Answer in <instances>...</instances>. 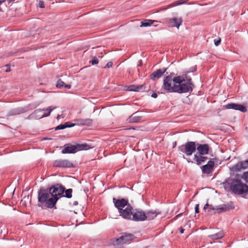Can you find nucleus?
<instances>
[{
  "label": "nucleus",
  "mask_w": 248,
  "mask_h": 248,
  "mask_svg": "<svg viewBox=\"0 0 248 248\" xmlns=\"http://www.w3.org/2000/svg\"><path fill=\"white\" fill-rule=\"evenodd\" d=\"M223 185L226 190H230L245 198L248 197V186L239 180L229 178L223 182Z\"/></svg>",
  "instance_id": "f257e3e1"
},
{
  "label": "nucleus",
  "mask_w": 248,
  "mask_h": 248,
  "mask_svg": "<svg viewBox=\"0 0 248 248\" xmlns=\"http://www.w3.org/2000/svg\"><path fill=\"white\" fill-rule=\"evenodd\" d=\"M173 82L176 84L175 93H191L194 88L191 78L186 75L174 77Z\"/></svg>",
  "instance_id": "f03ea898"
},
{
  "label": "nucleus",
  "mask_w": 248,
  "mask_h": 248,
  "mask_svg": "<svg viewBox=\"0 0 248 248\" xmlns=\"http://www.w3.org/2000/svg\"><path fill=\"white\" fill-rule=\"evenodd\" d=\"M91 148V147L87 143L78 144L73 145L70 143L65 144L62 153L65 154H74L80 151L87 150Z\"/></svg>",
  "instance_id": "7ed1b4c3"
},
{
  "label": "nucleus",
  "mask_w": 248,
  "mask_h": 248,
  "mask_svg": "<svg viewBox=\"0 0 248 248\" xmlns=\"http://www.w3.org/2000/svg\"><path fill=\"white\" fill-rule=\"evenodd\" d=\"M51 193V198L54 202H57L61 198L63 197L65 187L60 184H55L48 187Z\"/></svg>",
  "instance_id": "20e7f679"
},
{
  "label": "nucleus",
  "mask_w": 248,
  "mask_h": 248,
  "mask_svg": "<svg viewBox=\"0 0 248 248\" xmlns=\"http://www.w3.org/2000/svg\"><path fill=\"white\" fill-rule=\"evenodd\" d=\"M120 214L125 218H129L132 215V207L128 202H114Z\"/></svg>",
  "instance_id": "39448f33"
},
{
  "label": "nucleus",
  "mask_w": 248,
  "mask_h": 248,
  "mask_svg": "<svg viewBox=\"0 0 248 248\" xmlns=\"http://www.w3.org/2000/svg\"><path fill=\"white\" fill-rule=\"evenodd\" d=\"M196 151V143L194 141H187L178 147L180 154H185L187 156L191 155Z\"/></svg>",
  "instance_id": "423d86ee"
},
{
  "label": "nucleus",
  "mask_w": 248,
  "mask_h": 248,
  "mask_svg": "<svg viewBox=\"0 0 248 248\" xmlns=\"http://www.w3.org/2000/svg\"><path fill=\"white\" fill-rule=\"evenodd\" d=\"M56 108L55 107L50 106L46 109H38L35 110L31 115L33 118L39 119L49 116L51 112Z\"/></svg>",
  "instance_id": "0eeeda50"
},
{
  "label": "nucleus",
  "mask_w": 248,
  "mask_h": 248,
  "mask_svg": "<svg viewBox=\"0 0 248 248\" xmlns=\"http://www.w3.org/2000/svg\"><path fill=\"white\" fill-rule=\"evenodd\" d=\"M48 188H40L38 191V202H54Z\"/></svg>",
  "instance_id": "6e6552de"
},
{
  "label": "nucleus",
  "mask_w": 248,
  "mask_h": 248,
  "mask_svg": "<svg viewBox=\"0 0 248 248\" xmlns=\"http://www.w3.org/2000/svg\"><path fill=\"white\" fill-rule=\"evenodd\" d=\"M233 202H228L227 204H224L215 208L212 205H209L208 202L204 205V209H208L209 210H216L217 212L221 213L227 211L228 210L233 209L234 208V206L232 204Z\"/></svg>",
  "instance_id": "1a4fd4ad"
},
{
  "label": "nucleus",
  "mask_w": 248,
  "mask_h": 248,
  "mask_svg": "<svg viewBox=\"0 0 248 248\" xmlns=\"http://www.w3.org/2000/svg\"><path fill=\"white\" fill-rule=\"evenodd\" d=\"M172 81H173V78H171V76L165 77L163 80L162 87L168 93H175L176 84L174 83L173 85H171Z\"/></svg>",
  "instance_id": "9d476101"
},
{
  "label": "nucleus",
  "mask_w": 248,
  "mask_h": 248,
  "mask_svg": "<svg viewBox=\"0 0 248 248\" xmlns=\"http://www.w3.org/2000/svg\"><path fill=\"white\" fill-rule=\"evenodd\" d=\"M217 159L216 158H211L207 162V163L201 167L202 172L204 174H209L212 173L216 163H217Z\"/></svg>",
  "instance_id": "9b49d317"
},
{
  "label": "nucleus",
  "mask_w": 248,
  "mask_h": 248,
  "mask_svg": "<svg viewBox=\"0 0 248 248\" xmlns=\"http://www.w3.org/2000/svg\"><path fill=\"white\" fill-rule=\"evenodd\" d=\"M183 19L182 17L168 18L166 19V23L169 27H176L177 29L182 25Z\"/></svg>",
  "instance_id": "f8f14e48"
},
{
  "label": "nucleus",
  "mask_w": 248,
  "mask_h": 248,
  "mask_svg": "<svg viewBox=\"0 0 248 248\" xmlns=\"http://www.w3.org/2000/svg\"><path fill=\"white\" fill-rule=\"evenodd\" d=\"M53 167L58 168H71L74 167L72 162L67 159H58L54 161Z\"/></svg>",
  "instance_id": "ddd939ff"
},
{
  "label": "nucleus",
  "mask_w": 248,
  "mask_h": 248,
  "mask_svg": "<svg viewBox=\"0 0 248 248\" xmlns=\"http://www.w3.org/2000/svg\"><path fill=\"white\" fill-rule=\"evenodd\" d=\"M207 159V157L204 156V155L195 154L194 155L193 161L188 159H187V161L188 162H191L192 163H195L197 165H200L202 163H204Z\"/></svg>",
  "instance_id": "4468645a"
},
{
  "label": "nucleus",
  "mask_w": 248,
  "mask_h": 248,
  "mask_svg": "<svg viewBox=\"0 0 248 248\" xmlns=\"http://www.w3.org/2000/svg\"><path fill=\"white\" fill-rule=\"evenodd\" d=\"M135 238L134 235L131 233H124L117 239L116 241L118 244L123 245L131 241Z\"/></svg>",
  "instance_id": "2eb2a0df"
},
{
  "label": "nucleus",
  "mask_w": 248,
  "mask_h": 248,
  "mask_svg": "<svg viewBox=\"0 0 248 248\" xmlns=\"http://www.w3.org/2000/svg\"><path fill=\"white\" fill-rule=\"evenodd\" d=\"M209 149V146L207 144H196V150H197L196 154L206 155L208 154Z\"/></svg>",
  "instance_id": "dca6fc26"
},
{
  "label": "nucleus",
  "mask_w": 248,
  "mask_h": 248,
  "mask_svg": "<svg viewBox=\"0 0 248 248\" xmlns=\"http://www.w3.org/2000/svg\"><path fill=\"white\" fill-rule=\"evenodd\" d=\"M132 219L134 221H144L146 220L145 213L141 210H135L133 212Z\"/></svg>",
  "instance_id": "f3484780"
},
{
  "label": "nucleus",
  "mask_w": 248,
  "mask_h": 248,
  "mask_svg": "<svg viewBox=\"0 0 248 248\" xmlns=\"http://www.w3.org/2000/svg\"><path fill=\"white\" fill-rule=\"evenodd\" d=\"M225 107L226 109H233L239 110L242 112H246L247 111V108L245 106L236 103L228 104L225 105Z\"/></svg>",
  "instance_id": "a211bd4d"
},
{
  "label": "nucleus",
  "mask_w": 248,
  "mask_h": 248,
  "mask_svg": "<svg viewBox=\"0 0 248 248\" xmlns=\"http://www.w3.org/2000/svg\"><path fill=\"white\" fill-rule=\"evenodd\" d=\"M248 168V159L247 160L239 162L238 163L233 166L232 170L234 171H239L242 169Z\"/></svg>",
  "instance_id": "6ab92c4d"
},
{
  "label": "nucleus",
  "mask_w": 248,
  "mask_h": 248,
  "mask_svg": "<svg viewBox=\"0 0 248 248\" xmlns=\"http://www.w3.org/2000/svg\"><path fill=\"white\" fill-rule=\"evenodd\" d=\"M167 68L158 69L152 73L150 76V79L152 80H155L161 78L163 75L166 72Z\"/></svg>",
  "instance_id": "aec40b11"
},
{
  "label": "nucleus",
  "mask_w": 248,
  "mask_h": 248,
  "mask_svg": "<svg viewBox=\"0 0 248 248\" xmlns=\"http://www.w3.org/2000/svg\"><path fill=\"white\" fill-rule=\"evenodd\" d=\"M27 109L25 108L19 107L11 109L7 114V116L10 117L14 115L23 114L27 111Z\"/></svg>",
  "instance_id": "412c9836"
},
{
  "label": "nucleus",
  "mask_w": 248,
  "mask_h": 248,
  "mask_svg": "<svg viewBox=\"0 0 248 248\" xmlns=\"http://www.w3.org/2000/svg\"><path fill=\"white\" fill-rule=\"evenodd\" d=\"M161 214V212L158 210H147L145 213L146 219L151 220L155 218L157 215Z\"/></svg>",
  "instance_id": "4be33fe9"
},
{
  "label": "nucleus",
  "mask_w": 248,
  "mask_h": 248,
  "mask_svg": "<svg viewBox=\"0 0 248 248\" xmlns=\"http://www.w3.org/2000/svg\"><path fill=\"white\" fill-rule=\"evenodd\" d=\"M146 85L145 84L140 85H131L127 87V90L134 92H144L146 91Z\"/></svg>",
  "instance_id": "5701e85b"
},
{
  "label": "nucleus",
  "mask_w": 248,
  "mask_h": 248,
  "mask_svg": "<svg viewBox=\"0 0 248 248\" xmlns=\"http://www.w3.org/2000/svg\"><path fill=\"white\" fill-rule=\"evenodd\" d=\"M75 124L81 125H91L93 123V120L91 119H78L75 120Z\"/></svg>",
  "instance_id": "b1692460"
},
{
  "label": "nucleus",
  "mask_w": 248,
  "mask_h": 248,
  "mask_svg": "<svg viewBox=\"0 0 248 248\" xmlns=\"http://www.w3.org/2000/svg\"><path fill=\"white\" fill-rule=\"evenodd\" d=\"M142 118V116H139L138 115V112H136L133 114H132L128 119V121L129 123H138L139 122Z\"/></svg>",
  "instance_id": "393cba45"
},
{
  "label": "nucleus",
  "mask_w": 248,
  "mask_h": 248,
  "mask_svg": "<svg viewBox=\"0 0 248 248\" xmlns=\"http://www.w3.org/2000/svg\"><path fill=\"white\" fill-rule=\"evenodd\" d=\"M56 202H39L37 205L43 209H46L53 207L56 208Z\"/></svg>",
  "instance_id": "a878e982"
},
{
  "label": "nucleus",
  "mask_w": 248,
  "mask_h": 248,
  "mask_svg": "<svg viewBox=\"0 0 248 248\" xmlns=\"http://www.w3.org/2000/svg\"><path fill=\"white\" fill-rule=\"evenodd\" d=\"M75 125V124L72 123L71 122H66L63 124H61L60 125H59L58 126H56L55 128V130L56 131L64 129L66 128H69V127H72Z\"/></svg>",
  "instance_id": "bb28decb"
},
{
  "label": "nucleus",
  "mask_w": 248,
  "mask_h": 248,
  "mask_svg": "<svg viewBox=\"0 0 248 248\" xmlns=\"http://www.w3.org/2000/svg\"><path fill=\"white\" fill-rule=\"evenodd\" d=\"M224 235V232L222 231H220L215 234L209 235L208 237L210 239L214 240L220 239L222 238Z\"/></svg>",
  "instance_id": "cd10ccee"
},
{
  "label": "nucleus",
  "mask_w": 248,
  "mask_h": 248,
  "mask_svg": "<svg viewBox=\"0 0 248 248\" xmlns=\"http://www.w3.org/2000/svg\"><path fill=\"white\" fill-rule=\"evenodd\" d=\"M154 22H157L156 20H153L151 19H145L143 21L141 22L140 27H149L151 26Z\"/></svg>",
  "instance_id": "c85d7f7f"
},
{
  "label": "nucleus",
  "mask_w": 248,
  "mask_h": 248,
  "mask_svg": "<svg viewBox=\"0 0 248 248\" xmlns=\"http://www.w3.org/2000/svg\"><path fill=\"white\" fill-rule=\"evenodd\" d=\"M73 190L72 188H69L67 190L64 189L65 195L63 194V197H65L67 198H71L72 197V193Z\"/></svg>",
  "instance_id": "c756f323"
},
{
  "label": "nucleus",
  "mask_w": 248,
  "mask_h": 248,
  "mask_svg": "<svg viewBox=\"0 0 248 248\" xmlns=\"http://www.w3.org/2000/svg\"><path fill=\"white\" fill-rule=\"evenodd\" d=\"M188 0H179L177 1H175L171 4L169 5V7L175 6L180 4H182L186 3Z\"/></svg>",
  "instance_id": "7c9ffc66"
},
{
  "label": "nucleus",
  "mask_w": 248,
  "mask_h": 248,
  "mask_svg": "<svg viewBox=\"0 0 248 248\" xmlns=\"http://www.w3.org/2000/svg\"><path fill=\"white\" fill-rule=\"evenodd\" d=\"M64 85H65L64 82L62 79H59L57 81L56 87L58 88H61L64 87Z\"/></svg>",
  "instance_id": "2f4dec72"
},
{
  "label": "nucleus",
  "mask_w": 248,
  "mask_h": 248,
  "mask_svg": "<svg viewBox=\"0 0 248 248\" xmlns=\"http://www.w3.org/2000/svg\"><path fill=\"white\" fill-rule=\"evenodd\" d=\"M90 62L92 63V65H95L98 63V60L97 57H93L92 61H90Z\"/></svg>",
  "instance_id": "473e14b6"
},
{
  "label": "nucleus",
  "mask_w": 248,
  "mask_h": 248,
  "mask_svg": "<svg viewBox=\"0 0 248 248\" xmlns=\"http://www.w3.org/2000/svg\"><path fill=\"white\" fill-rule=\"evenodd\" d=\"M242 178L247 183H248V171L243 174Z\"/></svg>",
  "instance_id": "72a5a7b5"
},
{
  "label": "nucleus",
  "mask_w": 248,
  "mask_h": 248,
  "mask_svg": "<svg viewBox=\"0 0 248 248\" xmlns=\"http://www.w3.org/2000/svg\"><path fill=\"white\" fill-rule=\"evenodd\" d=\"M113 202H128V200L122 198L121 199H116L115 198H113Z\"/></svg>",
  "instance_id": "f704fd0d"
},
{
  "label": "nucleus",
  "mask_w": 248,
  "mask_h": 248,
  "mask_svg": "<svg viewBox=\"0 0 248 248\" xmlns=\"http://www.w3.org/2000/svg\"><path fill=\"white\" fill-rule=\"evenodd\" d=\"M221 42V39L220 38H218L217 39H215L214 40V43L215 46H218Z\"/></svg>",
  "instance_id": "c9c22d12"
},
{
  "label": "nucleus",
  "mask_w": 248,
  "mask_h": 248,
  "mask_svg": "<svg viewBox=\"0 0 248 248\" xmlns=\"http://www.w3.org/2000/svg\"><path fill=\"white\" fill-rule=\"evenodd\" d=\"M112 65H113V63L112 62H108L107 63V64L106 65V66L104 67L105 68H110L112 66Z\"/></svg>",
  "instance_id": "e433bc0d"
},
{
  "label": "nucleus",
  "mask_w": 248,
  "mask_h": 248,
  "mask_svg": "<svg viewBox=\"0 0 248 248\" xmlns=\"http://www.w3.org/2000/svg\"><path fill=\"white\" fill-rule=\"evenodd\" d=\"M39 6L40 8H43L45 7V5H44V2L43 1H39Z\"/></svg>",
  "instance_id": "4c0bfd02"
},
{
  "label": "nucleus",
  "mask_w": 248,
  "mask_h": 248,
  "mask_svg": "<svg viewBox=\"0 0 248 248\" xmlns=\"http://www.w3.org/2000/svg\"><path fill=\"white\" fill-rule=\"evenodd\" d=\"M199 204H197L196 205L195 207V213H198L199 212Z\"/></svg>",
  "instance_id": "58836bf2"
},
{
  "label": "nucleus",
  "mask_w": 248,
  "mask_h": 248,
  "mask_svg": "<svg viewBox=\"0 0 248 248\" xmlns=\"http://www.w3.org/2000/svg\"><path fill=\"white\" fill-rule=\"evenodd\" d=\"M151 97H153V98H156L157 97V94L156 93H152V94L151 95Z\"/></svg>",
  "instance_id": "ea45409f"
},
{
  "label": "nucleus",
  "mask_w": 248,
  "mask_h": 248,
  "mask_svg": "<svg viewBox=\"0 0 248 248\" xmlns=\"http://www.w3.org/2000/svg\"><path fill=\"white\" fill-rule=\"evenodd\" d=\"M64 87L65 88H67V89H70L71 88V85H69V84H65Z\"/></svg>",
  "instance_id": "a19ab883"
},
{
  "label": "nucleus",
  "mask_w": 248,
  "mask_h": 248,
  "mask_svg": "<svg viewBox=\"0 0 248 248\" xmlns=\"http://www.w3.org/2000/svg\"><path fill=\"white\" fill-rule=\"evenodd\" d=\"M176 144H177V142L176 141H175L174 142H173V144H172V147L173 148H174L176 147Z\"/></svg>",
  "instance_id": "79ce46f5"
},
{
  "label": "nucleus",
  "mask_w": 248,
  "mask_h": 248,
  "mask_svg": "<svg viewBox=\"0 0 248 248\" xmlns=\"http://www.w3.org/2000/svg\"><path fill=\"white\" fill-rule=\"evenodd\" d=\"M6 0H0V6L4 2H5L6 1Z\"/></svg>",
  "instance_id": "37998d69"
},
{
  "label": "nucleus",
  "mask_w": 248,
  "mask_h": 248,
  "mask_svg": "<svg viewBox=\"0 0 248 248\" xmlns=\"http://www.w3.org/2000/svg\"><path fill=\"white\" fill-rule=\"evenodd\" d=\"M184 230L183 228H181L180 229V233L182 234V233H184Z\"/></svg>",
  "instance_id": "c03bdc74"
},
{
  "label": "nucleus",
  "mask_w": 248,
  "mask_h": 248,
  "mask_svg": "<svg viewBox=\"0 0 248 248\" xmlns=\"http://www.w3.org/2000/svg\"><path fill=\"white\" fill-rule=\"evenodd\" d=\"M174 75H175V74H174V73H170L169 76H171V78H172V77H173V76H174Z\"/></svg>",
  "instance_id": "a18cd8bd"
},
{
  "label": "nucleus",
  "mask_w": 248,
  "mask_h": 248,
  "mask_svg": "<svg viewBox=\"0 0 248 248\" xmlns=\"http://www.w3.org/2000/svg\"><path fill=\"white\" fill-rule=\"evenodd\" d=\"M10 71H11V69H10V68L9 67L5 70V71L6 72H10Z\"/></svg>",
  "instance_id": "49530a36"
},
{
  "label": "nucleus",
  "mask_w": 248,
  "mask_h": 248,
  "mask_svg": "<svg viewBox=\"0 0 248 248\" xmlns=\"http://www.w3.org/2000/svg\"><path fill=\"white\" fill-rule=\"evenodd\" d=\"M8 1L9 3L12 1H14L15 0H7Z\"/></svg>",
  "instance_id": "de8ad7c7"
},
{
  "label": "nucleus",
  "mask_w": 248,
  "mask_h": 248,
  "mask_svg": "<svg viewBox=\"0 0 248 248\" xmlns=\"http://www.w3.org/2000/svg\"><path fill=\"white\" fill-rule=\"evenodd\" d=\"M196 70V68L194 67V68H193V69L192 70H191V72H194V71H195Z\"/></svg>",
  "instance_id": "09e8293b"
},
{
  "label": "nucleus",
  "mask_w": 248,
  "mask_h": 248,
  "mask_svg": "<svg viewBox=\"0 0 248 248\" xmlns=\"http://www.w3.org/2000/svg\"><path fill=\"white\" fill-rule=\"evenodd\" d=\"M26 198V196H25V197H24L23 199V200H21V202H23V200H24V202H25V200Z\"/></svg>",
  "instance_id": "8fccbe9b"
},
{
  "label": "nucleus",
  "mask_w": 248,
  "mask_h": 248,
  "mask_svg": "<svg viewBox=\"0 0 248 248\" xmlns=\"http://www.w3.org/2000/svg\"><path fill=\"white\" fill-rule=\"evenodd\" d=\"M42 114H40L39 113H37V114H36V116H41Z\"/></svg>",
  "instance_id": "3c124183"
},
{
  "label": "nucleus",
  "mask_w": 248,
  "mask_h": 248,
  "mask_svg": "<svg viewBox=\"0 0 248 248\" xmlns=\"http://www.w3.org/2000/svg\"><path fill=\"white\" fill-rule=\"evenodd\" d=\"M78 202H74V204H74V205H78Z\"/></svg>",
  "instance_id": "603ef678"
},
{
  "label": "nucleus",
  "mask_w": 248,
  "mask_h": 248,
  "mask_svg": "<svg viewBox=\"0 0 248 248\" xmlns=\"http://www.w3.org/2000/svg\"><path fill=\"white\" fill-rule=\"evenodd\" d=\"M182 214V213L179 214L177 216H181Z\"/></svg>",
  "instance_id": "864d4df0"
},
{
  "label": "nucleus",
  "mask_w": 248,
  "mask_h": 248,
  "mask_svg": "<svg viewBox=\"0 0 248 248\" xmlns=\"http://www.w3.org/2000/svg\"><path fill=\"white\" fill-rule=\"evenodd\" d=\"M59 118H60V116L58 115L57 116V119H58Z\"/></svg>",
  "instance_id": "5fc2aeb1"
},
{
  "label": "nucleus",
  "mask_w": 248,
  "mask_h": 248,
  "mask_svg": "<svg viewBox=\"0 0 248 248\" xmlns=\"http://www.w3.org/2000/svg\"><path fill=\"white\" fill-rule=\"evenodd\" d=\"M23 204H25V206H26V204L25 202H23Z\"/></svg>",
  "instance_id": "6e6d98bb"
},
{
  "label": "nucleus",
  "mask_w": 248,
  "mask_h": 248,
  "mask_svg": "<svg viewBox=\"0 0 248 248\" xmlns=\"http://www.w3.org/2000/svg\"><path fill=\"white\" fill-rule=\"evenodd\" d=\"M27 199H29V195L27 196Z\"/></svg>",
  "instance_id": "4d7b16f0"
}]
</instances>
